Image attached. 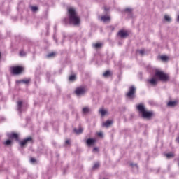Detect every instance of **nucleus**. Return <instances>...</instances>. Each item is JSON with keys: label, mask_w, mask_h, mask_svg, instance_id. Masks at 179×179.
Here are the masks:
<instances>
[{"label": "nucleus", "mask_w": 179, "mask_h": 179, "mask_svg": "<svg viewBox=\"0 0 179 179\" xmlns=\"http://www.w3.org/2000/svg\"><path fill=\"white\" fill-rule=\"evenodd\" d=\"M105 10H108V9H107V8H105Z\"/></svg>", "instance_id": "58836bf2"}, {"label": "nucleus", "mask_w": 179, "mask_h": 179, "mask_svg": "<svg viewBox=\"0 0 179 179\" xmlns=\"http://www.w3.org/2000/svg\"><path fill=\"white\" fill-rule=\"evenodd\" d=\"M98 151H99V148H94L93 149V152H98Z\"/></svg>", "instance_id": "f704fd0d"}, {"label": "nucleus", "mask_w": 179, "mask_h": 179, "mask_svg": "<svg viewBox=\"0 0 179 179\" xmlns=\"http://www.w3.org/2000/svg\"><path fill=\"white\" fill-rule=\"evenodd\" d=\"M22 104H23V101H18V102H17V106H18L19 110H20V108H22Z\"/></svg>", "instance_id": "393cba45"}, {"label": "nucleus", "mask_w": 179, "mask_h": 179, "mask_svg": "<svg viewBox=\"0 0 179 179\" xmlns=\"http://www.w3.org/2000/svg\"><path fill=\"white\" fill-rule=\"evenodd\" d=\"M95 143H96V139L89 138L87 140V145H88V146H92V145H94Z\"/></svg>", "instance_id": "9b49d317"}, {"label": "nucleus", "mask_w": 179, "mask_h": 179, "mask_svg": "<svg viewBox=\"0 0 179 179\" xmlns=\"http://www.w3.org/2000/svg\"><path fill=\"white\" fill-rule=\"evenodd\" d=\"M160 59H162V61H168L169 57H167L166 55H162V56H160Z\"/></svg>", "instance_id": "412c9836"}, {"label": "nucleus", "mask_w": 179, "mask_h": 179, "mask_svg": "<svg viewBox=\"0 0 179 179\" xmlns=\"http://www.w3.org/2000/svg\"><path fill=\"white\" fill-rule=\"evenodd\" d=\"M65 143H66V145H70V143H71V140H66V141H65Z\"/></svg>", "instance_id": "473e14b6"}, {"label": "nucleus", "mask_w": 179, "mask_h": 179, "mask_svg": "<svg viewBox=\"0 0 179 179\" xmlns=\"http://www.w3.org/2000/svg\"><path fill=\"white\" fill-rule=\"evenodd\" d=\"M169 79V76L164 73L163 71H157L155 73V76L151 78L148 80V83L150 85H157V80H162L163 82Z\"/></svg>", "instance_id": "f03ea898"}, {"label": "nucleus", "mask_w": 179, "mask_h": 179, "mask_svg": "<svg viewBox=\"0 0 179 179\" xmlns=\"http://www.w3.org/2000/svg\"><path fill=\"white\" fill-rule=\"evenodd\" d=\"M139 54H141V55H143V54H145V50H140Z\"/></svg>", "instance_id": "2f4dec72"}, {"label": "nucleus", "mask_w": 179, "mask_h": 179, "mask_svg": "<svg viewBox=\"0 0 179 179\" xmlns=\"http://www.w3.org/2000/svg\"><path fill=\"white\" fill-rule=\"evenodd\" d=\"M134 167H135V169H138V165H137V164H135V165H134Z\"/></svg>", "instance_id": "e433bc0d"}, {"label": "nucleus", "mask_w": 179, "mask_h": 179, "mask_svg": "<svg viewBox=\"0 0 179 179\" xmlns=\"http://www.w3.org/2000/svg\"><path fill=\"white\" fill-rule=\"evenodd\" d=\"M30 78H26L21 80H17V83H24L25 85H29L30 83Z\"/></svg>", "instance_id": "9d476101"}, {"label": "nucleus", "mask_w": 179, "mask_h": 179, "mask_svg": "<svg viewBox=\"0 0 179 179\" xmlns=\"http://www.w3.org/2000/svg\"><path fill=\"white\" fill-rule=\"evenodd\" d=\"M99 166H100V164L99 163H96L93 166L94 170H95V169H98V167H99Z\"/></svg>", "instance_id": "c756f323"}, {"label": "nucleus", "mask_w": 179, "mask_h": 179, "mask_svg": "<svg viewBox=\"0 0 179 179\" xmlns=\"http://www.w3.org/2000/svg\"><path fill=\"white\" fill-rule=\"evenodd\" d=\"M177 22H179V15L178 16Z\"/></svg>", "instance_id": "4c0bfd02"}, {"label": "nucleus", "mask_w": 179, "mask_h": 179, "mask_svg": "<svg viewBox=\"0 0 179 179\" xmlns=\"http://www.w3.org/2000/svg\"><path fill=\"white\" fill-rule=\"evenodd\" d=\"M54 57H55V52H52L47 55L46 58H54Z\"/></svg>", "instance_id": "6ab92c4d"}, {"label": "nucleus", "mask_w": 179, "mask_h": 179, "mask_svg": "<svg viewBox=\"0 0 179 179\" xmlns=\"http://www.w3.org/2000/svg\"><path fill=\"white\" fill-rule=\"evenodd\" d=\"M12 143V141L10 140H6V142H4V145H6V146H9V145H10Z\"/></svg>", "instance_id": "b1692460"}, {"label": "nucleus", "mask_w": 179, "mask_h": 179, "mask_svg": "<svg viewBox=\"0 0 179 179\" xmlns=\"http://www.w3.org/2000/svg\"><path fill=\"white\" fill-rule=\"evenodd\" d=\"M110 16L103 15L101 17V22H103V23H107L110 22Z\"/></svg>", "instance_id": "1a4fd4ad"}, {"label": "nucleus", "mask_w": 179, "mask_h": 179, "mask_svg": "<svg viewBox=\"0 0 179 179\" xmlns=\"http://www.w3.org/2000/svg\"><path fill=\"white\" fill-rule=\"evenodd\" d=\"M69 19H64V23L66 24H74V26H78L80 23V18L75 8L70 7L68 8Z\"/></svg>", "instance_id": "f257e3e1"}, {"label": "nucleus", "mask_w": 179, "mask_h": 179, "mask_svg": "<svg viewBox=\"0 0 179 179\" xmlns=\"http://www.w3.org/2000/svg\"><path fill=\"white\" fill-rule=\"evenodd\" d=\"M20 55L21 57H24V55H26V52H24V51H23V50H21V51L20 52Z\"/></svg>", "instance_id": "c85d7f7f"}, {"label": "nucleus", "mask_w": 179, "mask_h": 179, "mask_svg": "<svg viewBox=\"0 0 179 179\" xmlns=\"http://www.w3.org/2000/svg\"><path fill=\"white\" fill-rule=\"evenodd\" d=\"M103 76H104L105 78H107V76H110V71H106L105 73H103Z\"/></svg>", "instance_id": "a878e982"}, {"label": "nucleus", "mask_w": 179, "mask_h": 179, "mask_svg": "<svg viewBox=\"0 0 179 179\" xmlns=\"http://www.w3.org/2000/svg\"><path fill=\"white\" fill-rule=\"evenodd\" d=\"M98 136H103V133L99 132L97 133Z\"/></svg>", "instance_id": "72a5a7b5"}, {"label": "nucleus", "mask_w": 179, "mask_h": 179, "mask_svg": "<svg viewBox=\"0 0 179 179\" xmlns=\"http://www.w3.org/2000/svg\"><path fill=\"white\" fill-rule=\"evenodd\" d=\"M90 111V108L89 107H84L82 109L83 114H89Z\"/></svg>", "instance_id": "4468645a"}, {"label": "nucleus", "mask_w": 179, "mask_h": 179, "mask_svg": "<svg viewBox=\"0 0 179 179\" xmlns=\"http://www.w3.org/2000/svg\"><path fill=\"white\" fill-rule=\"evenodd\" d=\"M99 113L102 115V117H104V115L107 114V110L101 108L99 110Z\"/></svg>", "instance_id": "a211bd4d"}, {"label": "nucleus", "mask_w": 179, "mask_h": 179, "mask_svg": "<svg viewBox=\"0 0 179 179\" xmlns=\"http://www.w3.org/2000/svg\"><path fill=\"white\" fill-rule=\"evenodd\" d=\"M31 10L33 12H37L38 10V7L34 6H30Z\"/></svg>", "instance_id": "aec40b11"}, {"label": "nucleus", "mask_w": 179, "mask_h": 179, "mask_svg": "<svg viewBox=\"0 0 179 179\" xmlns=\"http://www.w3.org/2000/svg\"><path fill=\"white\" fill-rule=\"evenodd\" d=\"M111 124H113V121L107 120L106 122L103 123V127H106V128H108V127H110Z\"/></svg>", "instance_id": "ddd939ff"}, {"label": "nucleus", "mask_w": 179, "mask_h": 179, "mask_svg": "<svg viewBox=\"0 0 179 179\" xmlns=\"http://www.w3.org/2000/svg\"><path fill=\"white\" fill-rule=\"evenodd\" d=\"M166 157H167V159H171V157H174V154L173 153H168V154H165Z\"/></svg>", "instance_id": "4be33fe9"}, {"label": "nucleus", "mask_w": 179, "mask_h": 179, "mask_svg": "<svg viewBox=\"0 0 179 179\" xmlns=\"http://www.w3.org/2000/svg\"><path fill=\"white\" fill-rule=\"evenodd\" d=\"M69 80L70 82H73V80H75V79H76V76H75V75H72L69 77Z\"/></svg>", "instance_id": "5701e85b"}, {"label": "nucleus", "mask_w": 179, "mask_h": 179, "mask_svg": "<svg viewBox=\"0 0 179 179\" xmlns=\"http://www.w3.org/2000/svg\"><path fill=\"white\" fill-rule=\"evenodd\" d=\"M176 142H178V143H179V137H178V138H176Z\"/></svg>", "instance_id": "c9c22d12"}, {"label": "nucleus", "mask_w": 179, "mask_h": 179, "mask_svg": "<svg viewBox=\"0 0 179 179\" xmlns=\"http://www.w3.org/2000/svg\"><path fill=\"white\" fill-rule=\"evenodd\" d=\"M27 143H34V140L33 139V137L29 136L21 141L20 142V145L21 146V148H24V146H26Z\"/></svg>", "instance_id": "39448f33"}, {"label": "nucleus", "mask_w": 179, "mask_h": 179, "mask_svg": "<svg viewBox=\"0 0 179 179\" xmlns=\"http://www.w3.org/2000/svg\"><path fill=\"white\" fill-rule=\"evenodd\" d=\"M10 71L13 75H20L24 71V67L22 66H11Z\"/></svg>", "instance_id": "20e7f679"}, {"label": "nucleus", "mask_w": 179, "mask_h": 179, "mask_svg": "<svg viewBox=\"0 0 179 179\" xmlns=\"http://www.w3.org/2000/svg\"><path fill=\"white\" fill-rule=\"evenodd\" d=\"M29 162L32 164H37V159L36 158L33 157H30Z\"/></svg>", "instance_id": "2eb2a0df"}, {"label": "nucleus", "mask_w": 179, "mask_h": 179, "mask_svg": "<svg viewBox=\"0 0 179 179\" xmlns=\"http://www.w3.org/2000/svg\"><path fill=\"white\" fill-rule=\"evenodd\" d=\"M137 110L139 111L140 114H142L143 118H150V117L153 115V112L146 110L143 104L138 105Z\"/></svg>", "instance_id": "7ed1b4c3"}, {"label": "nucleus", "mask_w": 179, "mask_h": 179, "mask_svg": "<svg viewBox=\"0 0 179 179\" xmlns=\"http://www.w3.org/2000/svg\"><path fill=\"white\" fill-rule=\"evenodd\" d=\"M135 90H136L135 87L134 86L130 87L129 91L127 94V97H129V99H134L135 97Z\"/></svg>", "instance_id": "423d86ee"}, {"label": "nucleus", "mask_w": 179, "mask_h": 179, "mask_svg": "<svg viewBox=\"0 0 179 179\" xmlns=\"http://www.w3.org/2000/svg\"><path fill=\"white\" fill-rule=\"evenodd\" d=\"M164 19L166 22H170L171 20V18L169 15H165Z\"/></svg>", "instance_id": "bb28decb"}, {"label": "nucleus", "mask_w": 179, "mask_h": 179, "mask_svg": "<svg viewBox=\"0 0 179 179\" xmlns=\"http://www.w3.org/2000/svg\"><path fill=\"white\" fill-rule=\"evenodd\" d=\"M176 104H177V101H169L168 102L167 106H169V107H174Z\"/></svg>", "instance_id": "f3484780"}, {"label": "nucleus", "mask_w": 179, "mask_h": 179, "mask_svg": "<svg viewBox=\"0 0 179 179\" xmlns=\"http://www.w3.org/2000/svg\"><path fill=\"white\" fill-rule=\"evenodd\" d=\"M125 12L131 13V12H132V8H127L125 9Z\"/></svg>", "instance_id": "7c9ffc66"}, {"label": "nucleus", "mask_w": 179, "mask_h": 179, "mask_svg": "<svg viewBox=\"0 0 179 179\" xmlns=\"http://www.w3.org/2000/svg\"><path fill=\"white\" fill-rule=\"evenodd\" d=\"M74 132H76V134L79 135V134H82V132H83V129H82L80 127L78 129H74Z\"/></svg>", "instance_id": "dca6fc26"}, {"label": "nucleus", "mask_w": 179, "mask_h": 179, "mask_svg": "<svg viewBox=\"0 0 179 179\" xmlns=\"http://www.w3.org/2000/svg\"><path fill=\"white\" fill-rule=\"evenodd\" d=\"M10 138L11 139H15L16 141L19 140V135H17V134L16 133H13L10 134Z\"/></svg>", "instance_id": "f8f14e48"}, {"label": "nucleus", "mask_w": 179, "mask_h": 179, "mask_svg": "<svg viewBox=\"0 0 179 179\" xmlns=\"http://www.w3.org/2000/svg\"><path fill=\"white\" fill-rule=\"evenodd\" d=\"M95 48H100L101 47V43H95L94 44Z\"/></svg>", "instance_id": "cd10ccee"}, {"label": "nucleus", "mask_w": 179, "mask_h": 179, "mask_svg": "<svg viewBox=\"0 0 179 179\" xmlns=\"http://www.w3.org/2000/svg\"><path fill=\"white\" fill-rule=\"evenodd\" d=\"M118 36L121 37V38H125L126 37H128V32L124 30H120L118 32Z\"/></svg>", "instance_id": "6e6552de"}, {"label": "nucleus", "mask_w": 179, "mask_h": 179, "mask_svg": "<svg viewBox=\"0 0 179 179\" xmlns=\"http://www.w3.org/2000/svg\"><path fill=\"white\" fill-rule=\"evenodd\" d=\"M86 90H87L85 87H80L76 90L75 93L77 96H82V94L86 93Z\"/></svg>", "instance_id": "0eeeda50"}]
</instances>
